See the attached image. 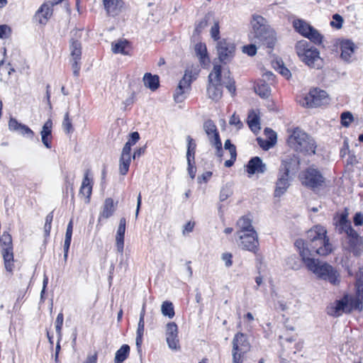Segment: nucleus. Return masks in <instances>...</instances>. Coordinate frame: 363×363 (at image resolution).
<instances>
[{"label":"nucleus","mask_w":363,"mask_h":363,"mask_svg":"<svg viewBox=\"0 0 363 363\" xmlns=\"http://www.w3.org/2000/svg\"><path fill=\"white\" fill-rule=\"evenodd\" d=\"M295 246L299 250L302 257V252H306V256L317 255L326 256L333 250V245L327 235L326 229L321 225H315L306 233V240L299 239L295 242Z\"/></svg>","instance_id":"obj_1"},{"label":"nucleus","mask_w":363,"mask_h":363,"mask_svg":"<svg viewBox=\"0 0 363 363\" xmlns=\"http://www.w3.org/2000/svg\"><path fill=\"white\" fill-rule=\"evenodd\" d=\"M207 86L208 96L214 101H218L223 95V87L225 86L232 94H235V81L230 77L228 70H222L220 65H214L208 74Z\"/></svg>","instance_id":"obj_2"},{"label":"nucleus","mask_w":363,"mask_h":363,"mask_svg":"<svg viewBox=\"0 0 363 363\" xmlns=\"http://www.w3.org/2000/svg\"><path fill=\"white\" fill-rule=\"evenodd\" d=\"M251 28L249 39L259 46L264 45L273 48L277 38L274 30L268 25L267 20L259 16L253 15L250 21Z\"/></svg>","instance_id":"obj_3"},{"label":"nucleus","mask_w":363,"mask_h":363,"mask_svg":"<svg viewBox=\"0 0 363 363\" xmlns=\"http://www.w3.org/2000/svg\"><path fill=\"white\" fill-rule=\"evenodd\" d=\"M302 260L307 269L311 272L317 279L327 281L334 286L339 285L340 282V273L331 264L306 256L305 252H302Z\"/></svg>","instance_id":"obj_4"},{"label":"nucleus","mask_w":363,"mask_h":363,"mask_svg":"<svg viewBox=\"0 0 363 363\" xmlns=\"http://www.w3.org/2000/svg\"><path fill=\"white\" fill-rule=\"evenodd\" d=\"M299 158L296 155L287 156L282 160L277 174L274 193L275 197H280L286 193L290 186L292 175L299 169Z\"/></svg>","instance_id":"obj_5"},{"label":"nucleus","mask_w":363,"mask_h":363,"mask_svg":"<svg viewBox=\"0 0 363 363\" xmlns=\"http://www.w3.org/2000/svg\"><path fill=\"white\" fill-rule=\"evenodd\" d=\"M289 145L296 152L305 154H315L316 144L312 137L303 130L296 128L287 140Z\"/></svg>","instance_id":"obj_6"},{"label":"nucleus","mask_w":363,"mask_h":363,"mask_svg":"<svg viewBox=\"0 0 363 363\" xmlns=\"http://www.w3.org/2000/svg\"><path fill=\"white\" fill-rule=\"evenodd\" d=\"M295 50L300 60L308 66L318 69L321 67L322 60L318 50L308 41L304 40L298 41L295 45Z\"/></svg>","instance_id":"obj_7"},{"label":"nucleus","mask_w":363,"mask_h":363,"mask_svg":"<svg viewBox=\"0 0 363 363\" xmlns=\"http://www.w3.org/2000/svg\"><path fill=\"white\" fill-rule=\"evenodd\" d=\"M83 30L80 29H74L71 32V39L69 41V51L71 56L72 68L73 74L78 77L80 70V60L82 56V44L80 39Z\"/></svg>","instance_id":"obj_8"},{"label":"nucleus","mask_w":363,"mask_h":363,"mask_svg":"<svg viewBox=\"0 0 363 363\" xmlns=\"http://www.w3.org/2000/svg\"><path fill=\"white\" fill-rule=\"evenodd\" d=\"M330 98L325 91L313 89L303 98L301 102L303 106L317 107L329 104Z\"/></svg>","instance_id":"obj_9"},{"label":"nucleus","mask_w":363,"mask_h":363,"mask_svg":"<svg viewBox=\"0 0 363 363\" xmlns=\"http://www.w3.org/2000/svg\"><path fill=\"white\" fill-rule=\"evenodd\" d=\"M0 246L2 248V255L4 260L5 268L8 272H12L13 268V255L12 247V238L11 235L4 232L0 238Z\"/></svg>","instance_id":"obj_10"},{"label":"nucleus","mask_w":363,"mask_h":363,"mask_svg":"<svg viewBox=\"0 0 363 363\" xmlns=\"http://www.w3.org/2000/svg\"><path fill=\"white\" fill-rule=\"evenodd\" d=\"M192 70L186 69L183 78L179 81V84L174 94V99L177 103H180L186 98V94L189 91L191 84L196 79Z\"/></svg>","instance_id":"obj_11"},{"label":"nucleus","mask_w":363,"mask_h":363,"mask_svg":"<svg viewBox=\"0 0 363 363\" xmlns=\"http://www.w3.org/2000/svg\"><path fill=\"white\" fill-rule=\"evenodd\" d=\"M302 183L313 189L323 185L325 179L320 172L313 166L309 167L302 174Z\"/></svg>","instance_id":"obj_12"},{"label":"nucleus","mask_w":363,"mask_h":363,"mask_svg":"<svg viewBox=\"0 0 363 363\" xmlns=\"http://www.w3.org/2000/svg\"><path fill=\"white\" fill-rule=\"evenodd\" d=\"M203 129L207 134L211 145L216 149V155L221 157L223 156L222 143L215 123L213 121L208 120L203 123Z\"/></svg>","instance_id":"obj_13"},{"label":"nucleus","mask_w":363,"mask_h":363,"mask_svg":"<svg viewBox=\"0 0 363 363\" xmlns=\"http://www.w3.org/2000/svg\"><path fill=\"white\" fill-rule=\"evenodd\" d=\"M238 245L245 250L256 252L258 250L259 242L256 232L249 233H241L238 235Z\"/></svg>","instance_id":"obj_14"},{"label":"nucleus","mask_w":363,"mask_h":363,"mask_svg":"<svg viewBox=\"0 0 363 363\" xmlns=\"http://www.w3.org/2000/svg\"><path fill=\"white\" fill-rule=\"evenodd\" d=\"M340 48L341 59L346 62H352L354 59V54L357 49L355 44L351 40H342L340 42Z\"/></svg>","instance_id":"obj_15"},{"label":"nucleus","mask_w":363,"mask_h":363,"mask_svg":"<svg viewBox=\"0 0 363 363\" xmlns=\"http://www.w3.org/2000/svg\"><path fill=\"white\" fill-rule=\"evenodd\" d=\"M217 50L220 61L225 63L233 57L235 46L233 43L223 40L218 43Z\"/></svg>","instance_id":"obj_16"},{"label":"nucleus","mask_w":363,"mask_h":363,"mask_svg":"<svg viewBox=\"0 0 363 363\" xmlns=\"http://www.w3.org/2000/svg\"><path fill=\"white\" fill-rule=\"evenodd\" d=\"M262 77L263 79L261 80L255 86V91L262 98H267L270 94L271 89L269 84L267 83L266 81L273 82L275 76L272 72H267L263 74Z\"/></svg>","instance_id":"obj_17"},{"label":"nucleus","mask_w":363,"mask_h":363,"mask_svg":"<svg viewBox=\"0 0 363 363\" xmlns=\"http://www.w3.org/2000/svg\"><path fill=\"white\" fill-rule=\"evenodd\" d=\"M166 340L170 349L177 350L179 347L178 328L174 323H169L166 326Z\"/></svg>","instance_id":"obj_18"},{"label":"nucleus","mask_w":363,"mask_h":363,"mask_svg":"<svg viewBox=\"0 0 363 363\" xmlns=\"http://www.w3.org/2000/svg\"><path fill=\"white\" fill-rule=\"evenodd\" d=\"M348 249L354 256L359 257L363 252V240L359 235L355 232L347 237Z\"/></svg>","instance_id":"obj_19"},{"label":"nucleus","mask_w":363,"mask_h":363,"mask_svg":"<svg viewBox=\"0 0 363 363\" xmlns=\"http://www.w3.org/2000/svg\"><path fill=\"white\" fill-rule=\"evenodd\" d=\"M233 350L241 353H247L250 351V345L247 337L242 333L236 334L233 340Z\"/></svg>","instance_id":"obj_20"},{"label":"nucleus","mask_w":363,"mask_h":363,"mask_svg":"<svg viewBox=\"0 0 363 363\" xmlns=\"http://www.w3.org/2000/svg\"><path fill=\"white\" fill-rule=\"evenodd\" d=\"M89 171L86 170L79 189V194L85 197V203H86L90 201L93 186L92 179L89 177Z\"/></svg>","instance_id":"obj_21"},{"label":"nucleus","mask_w":363,"mask_h":363,"mask_svg":"<svg viewBox=\"0 0 363 363\" xmlns=\"http://www.w3.org/2000/svg\"><path fill=\"white\" fill-rule=\"evenodd\" d=\"M266 164L259 157H252L247 165V172L250 174H262L266 171Z\"/></svg>","instance_id":"obj_22"},{"label":"nucleus","mask_w":363,"mask_h":363,"mask_svg":"<svg viewBox=\"0 0 363 363\" xmlns=\"http://www.w3.org/2000/svg\"><path fill=\"white\" fill-rule=\"evenodd\" d=\"M52 14V6L48 3H44L35 14L36 19L40 24L45 25Z\"/></svg>","instance_id":"obj_23"},{"label":"nucleus","mask_w":363,"mask_h":363,"mask_svg":"<svg viewBox=\"0 0 363 363\" xmlns=\"http://www.w3.org/2000/svg\"><path fill=\"white\" fill-rule=\"evenodd\" d=\"M247 124L251 130L257 134L260 130V119L258 111L251 110L247 116Z\"/></svg>","instance_id":"obj_24"},{"label":"nucleus","mask_w":363,"mask_h":363,"mask_svg":"<svg viewBox=\"0 0 363 363\" xmlns=\"http://www.w3.org/2000/svg\"><path fill=\"white\" fill-rule=\"evenodd\" d=\"M104 8L109 15L118 13L123 6L122 0H103Z\"/></svg>","instance_id":"obj_25"},{"label":"nucleus","mask_w":363,"mask_h":363,"mask_svg":"<svg viewBox=\"0 0 363 363\" xmlns=\"http://www.w3.org/2000/svg\"><path fill=\"white\" fill-rule=\"evenodd\" d=\"M125 223L126 220L125 218L120 219L119 225L117 230L116 234V245L118 251L122 252L124 245V235L125 232Z\"/></svg>","instance_id":"obj_26"},{"label":"nucleus","mask_w":363,"mask_h":363,"mask_svg":"<svg viewBox=\"0 0 363 363\" xmlns=\"http://www.w3.org/2000/svg\"><path fill=\"white\" fill-rule=\"evenodd\" d=\"M238 230L237 231V235L241 233H249L256 232L252 225V221L250 218L246 217H242L237 223Z\"/></svg>","instance_id":"obj_27"},{"label":"nucleus","mask_w":363,"mask_h":363,"mask_svg":"<svg viewBox=\"0 0 363 363\" xmlns=\"http://www.w3.org/2000/svg\"><path fill=\"white\" fill-rule=\"evenodd\" d=\"M115 211L116 206L113 200L111 198L106 199L99 220H100L101 218H108L113 214Z\"/></svg>","instance_id":"obj_28"},{"label":"nucleus","mask_w":363,"mask_h":363,"mask_svg":"<svg viewBox=\"0 0 363 363\" xmlns=\"http://www.w3.org/2000/svg\"><path fill=\"white\" fill-rule=\"evenodd\" d=\"M194 51L203 65L205 66L209 63V58L207 55V49L205 44L201 43H196L194 47Z\"/></svg>","instance_id":"obj_29"},{"label":"nucleus","mask_w":363,"mask_h":363,"mask_svg":"<svg viewBox=\"0 0 363 363\" xmlns=\"http://www.w3.org/2000/svg\"><path fill=\"white\" fill-rule=\"evenodd\" d=\"M293 25L295 30L304 37L307 35V33L311 30L313 27L306 21L301 19H296L294 21Z\"/></svg>","instance_id":"obj_30"},{"label":"nucleus","mask_w":363,"mask_h":363,"mask_svg":"<svg viewBox=\"0 0 363 363\" xmlns=\"http://www.w3.org/2000/svg\"><path fill=\"white\" fill-rule=\"evenodd\" d=\"M130 347L128 345H123L116 352L114 363H123L129 356Z\"/></svg>","instance_id":"obj_31"},{"label":"nucleus","mask_w":363,"mask_h":363,"mask_svg":"<svg viewBox=\"0 0 363 363\" xmlns=\"http://www.w3.org/2000/svg\"><path fill=\"white\" fill-rule=\"evenodd\" d=\"M143 82L145 86L151 90H155L159 86V77L157 75H152L150 73H146L143 77Z\"/></svg>","instance_id":"obj_32"},{"label":"nucleus","mask_w":363,"mask_h":363,"mask_svg":"<svg viewBox=\"0 0 363 363\" xmlns=\"http://www.w3.org/2000/svg\"><path fill=\"white\" fill-rule=\"evenodd\" d=\"M350 306L348 305V300L347 297H344L340 301H337L335 308L334 315L339 316L342 313L350 312Z\"/></svg>","instance_id":"obj_33"},{"label":"nucleus","mask_w":363,"mask_h":363,"mask_svg":"<svg viewBox=\"0 0 363 363\" xmlns=\"http://www.w3.org/2000/svg\"><path fill=\"white\" fill-rule=\"evenodd\" d=\"M128 43L125 40H120L117 42L112 43V51L114 53H121L123 55H128L125 48L128 47Z\"/></svg>","instance_id":"obj_34"},{"label":"nucleus","mask_w":363,"mask_h":363,"mask_svg":"<svg viewBox=\"0 0 363 363\" xmlns=\"http://www.w3.org/2000/svg\"><path fill=\"white\" fill-rule=\"evenodd\" d=\"M186 140L188 141L187 151H186V160L187 162L194 161L196 143L190 136H187Z\"/></svg>","instance_id":"obj_35"},{"label":"nucleus","mask_w":363,"mask_h":363,"mask_svg":"<svg viewBox=\"0 0 363 363\" xmlns=\"http://www.w3.org/2000/svg\"><path fill=\"white\" fill-rule=\"evenodd\" d=\"M144 327H145V322L142 321V320H139V322L138 324V328H137V331H136V340H135V344H136V346H137V348L138 350H140L141 345L143 343Z\"/></svg>","instance_id":"obj_36"},{"label":"nucleus","mask_w":363,"mask_h":363,"mask_svg":"<svg viewBox=\"0 0 363 363\" xmlns=\"http://www.w3.org/2000/svg\"><path fill=\"white\" fill-rule=\"evenodd\" d=\"M308 39H309L311 42L314 43L315 44L320 45L323 43V35L317 30L315 28L312 27L311 30L308 33H307V35L306 36Z\"/></svg>","instance_id":"obj_37"},{"label":"nucleus","mask_w":363,"mask_h":363,"mask_svg":"<svg viewBox=\"0 0 363 363\" xmlns=\"http://www.w3.org/2000/svg\"><path fill=\"white\" fill-rule=\"evenodd\" d=\"M161 311L163 315L172 318L174 315L173 304L170 301H164L161 306Z\"/></svg>","instance_id":"obj_38"},{"label":"nucleus","mask_w":363,"mask_h":363,"mask_svg":"<svg viewBox=\"0 0 363 363\" xmlns=\"http://www.w3.org/2000/svg\"><path fill=\"white\" fill-rule=\"evenodd\" d=\"M264 134L269 141V143L265 145V147H273L277 142V133L270 128H265Z\"/></svg>","instance_id":"obj_39"},{"label":"nucleus","mask_w":363,"mask_h":363,"mask_svg":"<svg viewBox=\"0 0 363 363\" xmlns=\"http://www.w3.org/2000/svg\"><path fill=\"white\" fill-rule=\"evenodd\" d=\"M130 161H131V157H121L120 164H119V172L122 175L126 174L127 172H128Z\"/></svg>","instance_id":"obj_40"},{"label":"nucleus","mask_w":363,"mask_h":363,"mask_svg":"<svg viewBox=\"0 0 363 363\" xmlns=\"http://www.w3.org/2000/svg\"><path fill=\"white\" fill-rule=\"evenodd\" d=\"M338 231L339 233H345L347 237L356 232L352 228L350 222L339 223Z\"/></svg>","instance_id":"obj_41"},{"label":"nucleus","mask_w":363,"mask_h":363,"mask_svg":"<svg viewBox=\"0 0 363 363\" xmlns=\"http://www.w3.org/2000/svg\"><path fill=\"white\" fill-rule=\"evenodd\" d=\"M272 296L277 298V301L274 300V306L276 308H278L282 311H286L289 308L287 302L284 298H281L277 294H274V295Z\"/></svg>","instance_id":"obj_42"},{"label":"nucleus","mask_w":363,"mask_h":363,"mask_svg":"<svg viewBox=\"0 0 363 363\" xmlns=\"http://www.w3.org/2000/svg\"><path fill=\"white\" fill-rule=\"evenodd\" d=\"M63 314L62 313H60L57 315L55 320V330L57 334V337H59V341H60L62 339V327L63 325Z\"/></svg>","instance_id":"obj_43"},{"label":"nucleus","mask_w":363,"mask_h":363,"mask_svg":"<svg viewBox=\"0 0 363 363\" xmlns=\"http://www.w3.org/2000/svg\"><path fill=\"white\" fill-rule=\"evenodd\" d=\"M341 124L344 127H349L350 123L353 121L354 118L352 114L349 111H345L341 113Z\"/></svg>","instance_id":"obj_44"},{"label":"nucleus","mask_w":363,"mask_h":363,"mask_svg":"<svg viewBox=\"0 0 363 363\" xmlns=\"http://www.w3.org/2000/svg\"><path fill=\"white\" fill-rule=\"evenodd\" d=\"M357 298L361 303L363 302V277H359L356 283Z\"/></svg>","instance_id":"obj_45"},{"label":"nucleus","mask_w":363,"mask_h":363,"mask_svg":"<svg viewBox=\"0 0 363 363\" xmlns=\"http://www.w3.org/2000/svg\"><path fill=\"white\" fill-rule=\"evenodd\" d=\"M62 128L67 133H70L73 131L72 121L69 119L68 112L65 113L64 116V120L62 121Z\"/></svg>","instance_id":"obj_46"},{"label":"nucleus","mask_w":363,"mask_h":363,"mask_svg":"<svg viewBox=\"0 0 363 363\" xmlns=\"http://www.w3.org/2000/svg\"><path fill=\"white\" fill-rule=\"evenodd\" d=\"M72 230H73V221H72V220H70V221L69 222L67 227L65 238V242H66L67 246L68 245V243H71Z\"/></svg>","instance_id":"obj_47"},{"label":"nucleus","mask_w":363,"mask_h":363,"mask_svg":"<svg viewBox=\"0 0 363 363\" xmlns=\"http://www.w3.org/2000/svg\"><path fill=\"white\" fill-rule=\"evenodd\" d=\"M23 124L18 123L16 118H11L9 121V128L10 130L18 132Z\"/></svg>","instance_id":"obj_48"},{"label":"nucleus","mask_w":363,"mask_h":363,"mask_svg":"<svg viewBox=\"0 0 363 363\" xmlns=\"http://www.w3.org/2000/svg\"><path fill=\"white\" fill-rule=\"evenodd\" d=\"M257 43H252L250 45H245L242 48L243 52L247 54L249 56H254L257 53Z\"/></svg>","instance_id":"obj_49"},{"label":"nucleus","mask_w":363,"mask_h":363,"mask_svg":"<svg viewBox=\"0 0 363 363\" xmlns=\"http://www.w3.org/2000/svg\"><path fill=\"white\" fill-rule=\"evenodd\" d=\"M343 19L339 14H335L333 16V20L330 22L331 26L333 28L340 29L342 26Z\"/></svg>","instance_id":"obj_50"},{"label":"nucleus","mask_w":363,"mask_h":363,"mask_svg":"<svg viewBox=\"0 0 363 363\" xmlns=\"http://www.w3.org/2000/svg\"><path fill=\"white\" fill-rule=\"evenodd\" d=\"M232 194L230 188L228 186L223 187L220 190L219 199L221 201H225Z\"/></svg>","instance_id":"obj_51"},{"label":"nucleus","mask_w":363,"mask_h":363,"mask_svg":"<svg viewBox=\"0 0 363 363\" xmlns=\"http://www.w3.org/2000/svg\"><path fill=\"white\" fill-rule=\"evenodd\" d=\"M40 135H41V140H42V143H43V145L47 148H49V149L51 148V143H50V140L51 138V133L41 131Z\"/></svg>","instance_id":"obj_52"},{"label":"nucleus","mask_w":363,"mask_h":363,"mask_svg":"<svg viewBox=\"0 0 363 363\" xmlns=\"http://www.w3.org/2000/svg\"><path fill=\"white\" fill-rule=\"evenodd\" d=\"M11 33V28L7 25L0 26V38H8Z\"/></svg>","instance_id":"obj_53"},{"label":"nucleus","mask_w":363,"mask_h":363,"mask_svg":"<svg viewBox=\"0 0 363 363\" xmlns=\"http://www.w3.org/2000/svg\"><path fill=\"white\" fill-rule=\"evenodd\" d=\"M18 133L23 135H27L28 138L32 139L34 135L33 131L27 125L23 124Z\"/></svg>","instance_id":"obj_54"},{"label":"nucleus","mask_w":363,"mask_h":363,"mask_svg":"<svg viewBox=\"0 0 363 363\" xmlns=\"http://www.w3.org/2000/svg\"><path fill=\"white\" fill-rule=\"evenodd\" d=\"M245 354V353H241L240 352L232 350V355H233V363H242L243 362V357Z\"/></svg>","instance_id":"obj_55"},{"label":"nucleus","mask_w":363,"mask_h":363,"mask_svg":"<svg viewBox=\"0 0 363 363\" xmlns=\"http://www.w3.org/2000/svg\"><path fill=\"white\" fill-rule=\"evenodd\" d=\"M353 222L356 226L362 225L363 224V213L361 212L356 213L353 218Z\"/></svg>","instance_id":"obj_56"},{"label":"nucleus","mask_w":363,"mask_h":363,"mask_svg":"<svg viewBox=\"0 0 363 363\" xmlns=\"http://www.w3.org/2000/svg\"><path fill=\"white\" fill-rule=\"evenodd\" d=\"M224 148L225 150H228L230 155H234L236 153L235 146L231 143L230 140H226L224 143Z\"/></svg>","instance_id":"obj_57"},{"label":"nucleus","mask_w":363,"mask_h":363,"mask_svg":"<svg viewBox=\"0 0 363 363\" xmlns=\"http://www.w3.org/2000/svg\"><path fill=\"white\" fill-rule=\"evenodd\" d=\"M188 163V173L191 179H194L196 176V167L194 166V161L187 162Z\"/></svg>","instance_id":"obj_58"},{"label":"nucleus","mask_w":363,"mask_h":363,"mask_svg":"<svg viewBox=\"0 0 363 363\" xmlns=\"http://www.w3.org/2000/svg\"><path fill=\"white\" fill-rule=\"evenodd\" d=\"M222 259L225 262V265L226 267H230L233 264L232 255L230 253L223 254Z\"/></svg>","instance_id":"obj_59"},{"label":"nucleus","mask_w":363,"mask_h":363,"mask_svg":"<svg viewBox=\"0 0 363 363\" xmlns=\"http://www.w3.org/2000/svg\"><path fill=\"white\" fill-rule=\"evenodd\" d=\"M229 123L230 125H236L238 129H240L242 125L239 117L235 116V114H233L231 116V118H230Z\"/></svg>","instance_id":"obj_60"},{"label":"nucleus","mask_w":363,"mask_h":363,"mask_svg":"<svg viewBox=\"0 0 363 363\" xmlns=\"http://www.w3.org/2000/svg\"><path fill=\"white\" fill-rule=\"evenodd\" d=\"M131 146H130V143H125L121 157H131L130 155Z\"/></svg>","instance_id":"obj_61"},{"label":"nucleus","mask_w":363,"mask_h":363,"mask_svg":"<svg viewBox=\"0 0 363 363\" xmlns=\"http://www.w3.org/2000/svg\"><path fill=\"white\" fill-rule=\"evenodd\" d=\"M279 73L284 77L289 79L291 77V72L289 69L285 67L283 65L279 67Z\"/></svg>","instance_id":"obj_62"},{"label":"nucleus","mask_w":363,"mask_h":363,"mask_svg":"<svg viewBox=\"0 0 363 363\" xmlns=\"http://www.w3.org/2000/svg\"><path fill=\"white\" fill-rule=\"evenodd\" d=\"M52 122L51 120L49 119L44 123L41 131L51 133H52Z\"/></svg>","instance_id":"obj_63"},{"label":"nucleus","mask_w":363,"mask_h":363,"mask_svg":"<svg viewBox=\"0 0 363 363\" xmlns=\"http://www.w3.org/2000/svg\"><path fill=\"white\" fill-rule=\"evenodd\" d=\"M52 122L51 120L49 119L44 123L41 131L51 133H52Z\"/></svg>","instance_id":"obj_64"}]
</instances>
